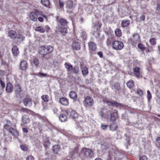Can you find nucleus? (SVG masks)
<instances>
[{
    "label": "nucleus",
    "instance_id": "obj_42",
    "mask_svg": "<svg viewBox=\"0 0 160 160\" xmlns=\"http://www.w3.org/2000/svg\"><path fill=\"white\" fill-rule=\"evenodd\" d=\"M36 75L37 76L41 78L46 77L48 75L47 73H44L41 72H39L38 74H37Z\"/></svg>",
    "mask_w": 160,
    "mask_h": 160
},
{
    "label": "nucleus",
    "instance_id": "obj_41",
    "mask_svg": "<svg viewBox=\"0 0 160 160\" xmlns=\"http://www.w3.org/2000/svg\"><path fill=\"white\" fill-rule=\"evenodd\" d=\"M116 35L117 37H120L122 35V32L121 30L117 28L115 31Z\"/></svg>",
    "mask_w": 160,
    "mask_h": 160
},
{
    "label": "nucleus",
    "instance_id": "obj_34",
    "mask_svg": "<svg viewBox=\"0 0 160 160\" xmlns=\"http://www.w3.org/2000/svg\"><path fill=\"white\" fill-rule=\"evenodd\" d=\"M133 70L136 76L138 77L140 76V68L139 67H136L133 69Z\"/></svg>",
    "mask_w": 160,
    "mask_h": 160
},
{
    "label": "nucleus",
    "instance_id": "obj_47",
    "mask_svg": "<svg viewBox=\"0 0 160 160\" xmlns=\"http://www.w3.org/2000/svg\"><path fill=\"white\" fill-rule=\"evenodd\" d=\"M149 42L152 45H154L156 44V41L155 38H152L149 40Z\"/></svg>",
    "mask_w": 160,
    "mask_h": 160
},
{
    "label": "nucleus",
    "instance_id": "obj_38",
    "mask_svg": "<svg viewBox=\"0 0 160 160\" xmlns=\"http://www.w3.org/2000/svg\"><path fill=\"white\" fill-rule=\"evenodd\" d=\"M132 37L133 39L136 42H140V37L137 33L134 34Z\"/></svg>",
    "mask_w": 160,
    "mask_h": 160
},
{
    "label": "nucleus",
    "instance_id": "obj_30",
    "mask_svg": "<svg viewBox=\"0 0 160 160\" xmlns=\"http://www.w3.org/2000/svg\"><path fill=\"white\" fill-rule=\"evenodd\" d=\"M59 119L61 122H65L67 121V117L64 114H61L59 116Z\"/></svg>",
    "mask_w": 160,
    "mask_h": 160
},
{
    "label": "nucleus",
    "instance_id": "obj_32",
    "mask_svg": "<svg viewBox=\"0 0 160 160\" xmlns=\"http://www.w3.org/2000/svg\"><path fill=\"white\" fill-rule=\"evenodd\" d=\"M81 69L82 75L83 76H85L88 74L89 72L87 68L86 67L82 68Z\"/></svg>",
    "mask_w": 160,
    "mask_h": 160
},
{
    "label": "nucleus",
    "instance_id": "obj_33",
    "mask_svg": "<svg viewBox=\"0 0 160 160\" xmlns=\"http://www.w3.org/2000/svg\"><path fill=\"white\" fill-rule=\"evenodd\" d=\"M41 3L45 7H48L50 5V2L49 0H41Z\"/></svg>",
    "mask_w": 160,
    "mask_h": 160
},
{
    "label": "nucleus",
    "instance_id": "obj_35",
    "mask_svg": "<svg viewBox=\"0 0 160 160\" xmlns=\"http://www.w3.org/2000/svg\"><path fill=\"white\" fill-rule=\"evenodd\" d=\"M59 22L61 25L64 26L67 25L68 23L66 20L62 18H61L59 20Z\"/></svg>",
    "mask_w": 160,
    "mask_h": 160
},
{
    "label": "nucleus",
    "instance_id": "obj_8",
    "mask_svg": "<svg viewBox=\"0 0 160 160\" xmlns=\"http://www.w3.org/2000/svg\"><path fill=\"white\" fill-rule=\"evenodd\" d=\"M56 30V32H59L63 35H65L67 33L66 28L63 27H62L59 26L58 28H57Z\"/></svg>",
    "mask_w": 160,
    "mask_h": 160
},
{
    "label": "nucleus",
    "instance_id": "obj_55",
    "mask_svg": "<svg viewBox=\"0 0 160 160\" xmlns=\"http://www.w3.org/2000/svg\"><path fill=\"white\" fill-rule=\"evenodd\" d=\"M21 149L24 151H27L28 150L27 147L25 145H22L20 146Z\"/></svg>",
    "mask_w": 160,
    "mask_h": 160
},
{
    "label": "nucleus",
    "instance_id": "obj_26",
    "mask_svg": "<svg viewBox=\"0 0 160 160\" xmlns=\"http://www.w3.org/2000/svg\"><path fill=\"white\" fill-rule=\"evenodd\" d=\"M24 105L26 106L28 104L31 105L32 103V100L30 98H25L23 100Z\"/></svg>",
    "mask_w": 160,
    "mask_h": 160
},
{
    "label": "nucleus",
    "instance_id": "obj_50",
    "mask_svg": "<svg viewBox=\"0 0 160 160\" xmlns=\"http://www.w3.org/2000/svg\"><path fill=\"white\" fill-rule=\"evenodd\" d=\"M42 57L43 58H45L47 60H48L50 58H51L52 57V55L51 54H46V55L42 56Z\"/></svg>",
    "mask_w": 160,
    "mask_h": 160
},
{
    "label": "nucleus",
    "instance_id": "obj_59",
    "mask_svg": "<svg viewBox=\"0 0 160 160\" xmlns=\"http://www.w3.org/2000/svg\"><path fill=\"white\" fill-rule=\"evenodd\" d=\"M103 110H104V109H101V111H100V116H101V117L102 118L103 116H104V112H103Z\"/></svg>",
    "mask_w": 160,
    "mask_h": 160
},
{
    "label": "nucleus",
    "instance_id": "obj_11",
    "mask_svg": "<svg viewBox=\"0 0 160 160\" xmlns=\"http://www.w3.org/2000/svg\"><path fill=\"white\" fill-rule=\"evenodd\" d=\"M66 8L67 9H73L75 8L74 4L72 0H68L67 1Z\"/></svg>",
    "mask_w": 160,
    "mask_h": 160
},
{
    "label": "nucleus",
    "instance_id": "obj_56",
    "mask_svg": "<svg viewBox=\"0 0 160 160\" xmlns=\"http://www.w3.org/2000/svg\"><path fill=\"white\" fill-rule=\"evenodd\" d=\"M50 142L49 141L48 139H46L45 141V143H44V145L46 146L47 147L50 144Z\"/></svg>",
    "mask_w": 160,
    "mask_h": 160
},
{
    "label": "nucleus",
    "instance_id": "obj_58",
    "mask_svg": "<svg viewBox=\"0 0 160 160\" xmlns=\"http://www.w3.org/2000/svg\"><path fill=\"white\" fill-rule=\"evenodd\" d=\"M147 94L148 99V100H149L152 98V95L150 92L148 90L147 91Z\"/></svg>",
    "mask_w": 160,
    "mask_h": 160
},
{
    "label": "nucleus",
    "instance_id": "obj_7",
    "mask_svg": "<svg viewBox=\"0 0 160 160\" xmlns=\"http://www.w3.org/2000/svg\"><path fill=\"white\" fill-rule=\"evenodd\" d=\"M85 105L86 106H91L94 104L93 98L90 97H87L84 99Z\"/></svg>",
    "mask_w": 160,
    "mask_h": 160
},
{
    "label": "nucleus",
    "instance_id": "obj_44",
    "mask_svg": "<svg viewBox=\"0 0 160 160\" xmlns=\"http://www.w3.org/2000/svg\"><path fill=\"white\" fill-rule=\"evenodd\" d=\"M21 111L22 112H26L28 113H30L31 112H32V111L30 110L29 109L24 108H21Z\"/></svg>",
    "mask_w": 160,
    "mask_h": 160
},
{
    "label": "nucleus",
    "instance_id": "obj_46",
    "mask_svg": "<svg viewBox=\"0 0 160 160\" xmlns=\"http://www.w3.org/2000/svg\"><path fill=\"white\" fill-rule=\"evenodd\" d=\"M127 86L128 88H131L134 85V82L132 80L129 81L127 83Z\"/></svg>",
    "mask_w": 160,
    "mask_h": 160
},
{
    "label": "nucleus",
    "instance_id": "obj_14",
    "mask_svg": "<svg viewBox=\"0 0 160 160\" xmlns=\"http://www.w3.org/2000/svg\"><path fill=\"white\" fill-rule=\"evenodd\" d=\"M28 65L27 62L25 60L21 61L20 64V68L22 70H26L27 68Z\"/></svg>",
    "mask_w": 160,
    "mask_h": 160
},
{
    "label": "nucleus",
    "instance_id": "obj_52",
    "mask_svg": "<svg viewBox=\"0 0 160 160\" xmlns=\"http://www.w3.org/2000/svg\"><path fill=\"white\" fill-rule=\"evenodd\" d=\"M137 93L140 96H142L143 95V92L141 89H138L137 91Z\"/></svg>",
    "mask_w": 160,
    "mask_h": 160
},
{
    "label": "nucleus",
    "instance_id": "obj_63",
    "mask_svg": "<svg viewBox=\"0 0 160 160\" xmlns=\"http://www.w3.org/2000/svg\"><path fill=\"white\" fill-rule=\"evenodd\" d=\"M26 160H34V158L32 156H29L26 158Z\"/></svg>",
    "mask_w": 160,
    "mask_h": 160
},
{
    "label": "nucleus",
    "instance_id": "obj_3",
    "mask_svg": "<svg viewBox=\"0 0 160 160\" xmlns=\"http://www.w3.org/2000/svg\"><path fill=\"white\" fill-rule=\"evenodd\" d=\"M123 47V44L121 41H115L112 43V48L115 50H121Z\"/></svg>",
    "mask_w": 160,
    "mask_h": 160
},
{
    "label": "nucleus",
    "instance_id": "obj_60",
    "mask_svg": "<svg viewBox=\"0 0 160 160\" xmlns=\"http://www.w3.org/2000/svg\"><path fill=\"white\" fill-rule=\"evenodd\" d=\"M139 160H148V159L146 156H142L141 157H140Z\"/></svg>",
    "mask_w": 160,
    "mask_h": 160
},
{
    "label": "nucleus",
    "instance_id": "obj_19",
    "mask_svg": "<svg viewBox=\"0 0 160 160\" xmlns=\"http://www.w3.org/2000/svg\"><path fill=\"white\" fill-rule=\"evenodd\" d=\"M64 65L68 72H70L71 71L72 68V65L69 62H66L64 63Z\"/></svg>",
    "mask_w": 160,
    "mask_h": 160
},
{
    "label": "nucleus",
    "instance_id": "obj_24",
    "mask_svg": "<svg viewBox=\"0 0 160 160\" xmlns=\"http://www.w3.org/2000/svg\"><path fill=\"white\" fill-rule=\"evenodd\" d=\"M79 147L78 146L76 147L74 149L70 152V155L72 157L74 156L76 154L78 153Z\"/></svg>",
    "mask_w": 160,
    "mask_h": 160
},
{
    "label": "nucleus",
    "instance_id": "obj_23",
    "mask_svg": "<svg viewBox=\"0 0 160 160\" xmlns=\"http://www.w3.org/2000/svg\"><path fill=\"white\" fill-rule=\"evenodd\" d=\"M130 21L128 20H123L121 23V26L123 28L127 27L130 24Z\"/></svg>",
    "mask_w": 160,
    "mask_h": 160
},
{
    "label": "nucleus",
    "instance_id": "obj_1",
    "mask_svg": "<svg viewBox=\"0 0 160 160\" xmlns=\"http://www.w3.org/2000/svg\"><path fill=\"white\" fill-rule=\"evenodd\" d=\"M93 155V152L91 149L85 148L82 149L81 155H80L82 156V158L86 159L92 158Z\"/></svg>",
    "mask_w": 160,
    "mask_h": 160
},
{
    "label": "nucleus",
    "instance_id": "obj_40",
    "mask_svg": "<svg viewBox=\"0 0 160 160\" xmlns=\"http://www.w3.org/2000/svg\"><path fill=\"white\" fill-rule=\"evenodd\" d=\"M41 98L44 102H47L49 101V97L48 95H43L42 96Z\"/></svg>",
    "mask_w": 160,
    "mask_h": 160
},
{
    "label": "nucleus",
    "instance_id": "obj_48",
    "mask_svg": "<svg viewBox=\"0 0 160 160\" xmlns=\"http://www.w3.org/2000/svg\"><path fill=\"white\" fill-rule=\"evenodd\" d=\"M155 12L156 14L160 15V5L157 4L155 9Z\"/></svg>",
    "mask_w": 160,
    "mask_h": 160
},
{
    "label": "nucleus",
    "instance_id": "obj_28",
    "mask_svg": "<svg viewBox=\"0 0 160 160\" xmlns=\"http://www.w3.org/2000/svg\"><path fill=\"white\" fill-rule=\"evenodd\" d=\"M79 68L78 67L76 66L73 67L72 66V71L70 72L77 74L79 73Z\"/></svg>",
    "mask_w": 160,
    "mask_h": 160
},
{
    "label": "nucleus",
    "instance_id": "obj_20",
    "mask_svg": "<svg viewBox=\"0 0 160 160\" xmlns=\"http://www.w3.org/2000/svg\"><path fill=\"white\" fill-rule=\"evenodd\" d=\"M22 121L23 124H26L30 122V119L28 116L24 115L22 116Z\"/></svg>",
    "mask_w": 160,
    "mask_h": 160
},
{
    "label": "nucleus",
    "instance_id": "obj_53",
    "mask_svg": "<svg viewBox=\"0 0 160 160\" xmlns=\"http://www.w3.org/2000/svg\"><path fill=\"white\" fill-rule=\"evenodd\" d=\"M64 3L62 0H59V6L61 8H63Z\"/></svg>",
    "mask_w": 160,
    "mask_h": 160
},
{
    "label": "nucleus",
    "instance_id": "obj_17",
    "mask_svg": "<svg viewBox=\"0 0 160 160\" xmlns=\"http://www.w3.org/2000/svg\"><path fill=\"white\" fill-rule=\"evenodd\" d=\"M12 53L15 56H17L19 53L18 49L16 46L14 45L12 48Z\"/></svg>",
    "mask_w": 160,
    "mask_h": 160
},
{
    "label": "nucleus",
    "instance_id": "obj_13",
    "mask_svg": "<svg viewBox=\"0 0 160 160\" xmlns=\"http://www.w3.org/2000/svg\"><path fill=\"white\" fill-rule=\"evenodd\" d=\"M13 90V87L10 83H8L6 85V91L8 93H11Z\"/></svg>",
    "mask_w": 160,
    "mask_h": 160
},
{
    "label": "nucleus",
    "instance_id": "obj_43",
    "mask_svg": "<svg viewBox=\"0 0 160 160\" xmlns=\"http://www.w3.org/2000/svg\"><path fill=\"white\" fill-rule=\"evenodd\" d=\"M6 120L7 123L4 125L3 127L5 129H7L8 127L10 126L11 123L9 120Z\"/></svg>",
    "mask_w": 160,
    "mask_h": 160
},
{
    "label": "nucleus",
    "instance_id": "obj_16",
    "mask_svg": "<svg viewBox=\"0 0 160 160\" xmlns=\"http://www.w3.org/2000/svg\"><path fill=\"white\" fill-rule=\"evenodd\" d=\"M16 32L13 30H11L8 32V36L11 39H14L17 37Z\"/></svg>",
    "mask_w": 160,
    "mask_h": 160
},
{
    "label": "nucleus",
    "instance_id": "obj_12",
    "mask_svg": "<svg viewBox=\"0 0 160 160\" xmlns=\"http://www.w3.org/2000/svg\"><path fill=\"white\" fill-rule=\"evenodd\" d=\"M29 16L30 20H31L34 22L37 21L38 17L36 13L34 12L30 13Z\"/></svg>",
    "mask_w": 160,
    "mask_h": 160
},
{
    "label": "nucleus",
    "instance_id": "obj_61",
    "mask_svg": "<svg viewBox=\"0 0 160 160\" xmlns=\"http://www.w3.org/2000/svg\"><path fill=\"white\" fill-rule=\"evenodd\" d=\"M97 54L100 58H102L103 57V53L101 51H100L98 52Z\"/></svg>",
    "mask_w": 160,
    "mask_h": 160
},
{
    "label": "nucleus",
    "instance_id": "obj_10",
    "mask_svg": "<svg viewBox=\"0 0 160 160\" xmlns=\"http://www.w3.org/2000/svg\"><path fill=\"white\" fill-rule=\"evenodd\" d=\"M9 132L14 137H18L19 136V132L15 129L10 127L9 128Z\"/></svg>",
    "mask_w": 160,
    "mask_h": 160
},
{
    "label": "nucleus",
    "instance_id": "obj_62",
    "mask_svg": "<svg viewBox=\"0 0 160 160\" xmlns=\"http://www.w3.org/2000/svg\"><path fill=\"white\" fill-rule=\"evenodd\" d=\"M0 83L2 88H4L5 87V84L1 79L0 80Z\"/></svg>",
    "mask_w": 160,
    "mask_h": 160
},
{
    "label": "nucleus",
    "instance_id": "obj_49",
    "mask_svg": "<svg viewBox=\"0 0 160 160\" xmlns=\"http://www.w3.org/2000/svg\"><path fill=\"white\" fill-rule=\"evenodd\" d=\"M138 47L142 51H144L146 49V48L144 47V45L141 43L138 44Z\"/></svg>",
    "mask_w": 160,
    "mask_h": 160
},
{
    "label": "nucleus",
    "instance_id": "obj_22",
    "mask_svg": "<svg viewBox=\"0 0 160 160\" xmlns=\"http://www.w3.org/2000/svg\"><path fill=\"white\" fill-rule=\"evenodd\" d=\"M108 155L110 157L113 156L115 158L117 156V154H118V152L117 151L112 150L111 151H109L108 152Z\"/></svg>",
    "mask_w": 160,
    "mask_h": 160
},
{
    "label": "nucleus",
    "instance_id": "obj_27",
    "mask_svg": "<svg viewBox=\"0 0 160 160\" xmlns=\"http://www.w3.org/2000/svg\"><path fill=\"white\" fill-rule=\"evenodd\" d=\"M69 96L71 98L75 100L77 97V94L75 92L71 91L69 93Z\"/></svg>",
    "mask_w": 160,
    "mask_h": 160
},
{
    "label": "nucleus",
    "instance_id": "obj_29",
    "mask_svg": "<svg viewBox=\"0 0 160 160\" xmlns=\"http://www.w3.org/2000/svg\"><path fill=\"white\" fill-rule=\"evenodd\" d=\"M118 126L116 123L113 122L110 126V129L112 131H114L117 130Z\"/></svg>",
    "mask_w": 160,
    "mask_h": 160
},
{
    "label": "nucleus",
    "instance_id": "obj_18",
    "mask_svg": "<svg viewBox=\"0 0 160 160\" xmlns=\"http://www.w3.org/2000/svg\"><path fill=\"white\" fill-rule=\"evenodd\" d=\"M59 102L65 106H67L69 104L68 100L65 98H60L59 100Z\"/></svg>",
    "mask_w": 160,
    "mask_h": 160
},
{
    "label": "nucleus",
    "instance_id": "obj_9",
    "mask_svg": "<svg viewBox=\"0 0 160 160\" xmlns=\"http://www.w3.org/2000/svg\"><path fill=\"white\" fill-rule=\"evenodd\" d=\"M88 46L89 51L91 52L94 51L97 48L96 43L93 42H90L88 43Z\"/></svg>",
    "mask_w": 160,
    "mask_h": 160
},
{
    "label": "nucleus",
    "instance_id": "obj_45",
    "mask_svg": "<svg viewBox=\"0 0 160 160\" xmlns=\"http://www.w3.org/2000/svg\"><path fill=\"white\" fill-rule=\"evenodd\" d=\"M156 141V145L157 147L160 149V137L157 138Z\"/></svg>",
    "mask_w": 160,
    "mask_h": 160
},
{
    "label": "nucleus",
    "instance_id": "obj_54",
    "mask_svg": "<svg viewBox=\"0 0 160 160\" xmlns=\"http://www.w3.org/2000/svg\"><path fill=\"white\" fill-rule=\"evenodd\" d=\"M108 125H105L103 124H102L101 127L102 129L105 130L108 128Z\"/></svg>",
    "mask_w": 160,
    "mask_h": 160
},
{
    "label": "nucleus",
    "instance_id": "obj_39",
    "mask_svg": "<svg viewBox=\"0 0 160 160\" xmlns=\"http://www.w3.org/2000/svg\"><path fill=\"white\" fill-rule=\"evenodd\" d=\"M80 36L83 40H85L87 38V34L85 32L82 31L81 33Z\"/></svg>",
    "mask_w": 160,
    "mask_h": 160
},
{
    "label": "nucleus",
    "instance_id": "obj_57",
    "mask_svg": "<svg viewBox=\"0 0 160 160\" xmlns=\"http://www.w3.org/2000/svg\"><path fill=\"white\" fill-rule=\"evenodd\" d=\"M17 39H19L20 41H22L24 40V37L21 35H19L17 36Z\"/></svg>",
    "mask_w": 160,
    "mask_h": 160
},
{
    "label": "nucleus",
    "instance_id": "obj_6",
    "mask_svg": "<svg viewBox=\"0 0 160 160\" xmlns=\"http://www.w3.org/2000/svg\"><path fill=\"white\" fill-rule=\"evenodd\" d=\"M66 112L69 116L72 117V118L75 119L78 118V114L75 111L71 109H69L66 110Z\"/></svg>",
    "mask_w": 160,
    "mask_h": 160
},
{
    "label": "nucleus",
    "instance_id": "obj_21",
    "mask_svg": "<svg viewBox=\"0 0 160 160\" xmlns=\"http://www.w3.org/2000/svg\"><path fill=\"white\" fill-rule=\"evenodd\" d=\"M72 48L73 50H77L80 49L81 47L80 44L77 42H74L72 45Z\"/></svg>",
    "mask_w": 160,
    "mask_h": 160
},
{
    "label": "nucleus",
    "instance_id": "obj_36",
    "mask_svg": "<svg viewBox=\"0 0 160 160\" xmlns=\"http://www.w3.org/2000/svg\"><path fill=\"white\" fill-rule=\"evenodd\" d=\"M35 31L41 33H44L45 31V30L43 27L40 26L36 27Z\"/></svg>",
    "mask_w": 160,
    "mask_h": 160
},
{
    "label": "nucleus",
    "instance_id": "obj_5",
    "mask_svg": "<svg viewBox=\"0 0 160 160\" xmlns=\"http://www.w3.org/2000/svg\"><path fill=\"white\" fill-rule=\"evenodd\" d=\"M108 104L109 106L110 109H112L113 107H118L119 106H122V104L119 103L117 102H115L114 101H108L106 100L105 102Z\"/></svg>",
    "mask_w": 160,
    "mask_h": 160
},
{
    "label": "nucleus",
    "instance_id": "obj_64",
    "mask_svg": "<svg viewBox=\"0 0 160 160\" xmlns=\"http://www.w3.org/2000/svg\"><path fill=\"white\" fill-rule=\"evenodd\" d=\"M72 9H67L66 10V12L67 13H68L69 14H70L71 13H72L73 10Z\"/></svg>",
    "mask_w": 160,
    "mask_h": 160
},
{
    "label": "nucleus",
    "instance_id": "obj_37",
    "mask_svg": "<svg viewBox=\"0 0 160 160\" xmlns=\"http://www.w3.org/2000/svg\"><path fill=\"white\" fill-rule=\"evenodd\" d=\"M32 62L36 68L39 66L40 63L39 60L38 58H34L33 59Z\"/></svg>",
    "mask_w": 160,
    "mask_h": 160
},
{
    "label": "nucleus",
    "instance_id": "obj_25",
    "mask_svg": "<svg viewBox=\"0 0 160 160\" xmlns=\"http://www.w3.org/2000/svg\"><path fill=\"white\" fill-rule=\"evenodd\" d=\"M47 54H50L53 50V47L50 45H44Z\"/></svg>",
    "mask_w": 160,
    "mask_h": 160
},
{
    "label": "nucleus",
    "instance_id": "obj_15",
    "mask_svg": "<svg viewBox=\"0 0 160 160\" xmlns=\"http://www.w3.org/2000/svg\"><path fill=\"white\" fill-rule=\"evenodd\" d=\"M38 53L42 55V56L44 55L45 56L46 54H47L44 46H42L40 47Z\"/></svg>",
    "mask_w": 160,
    "mask_h": 160
},
{
    "label": "nucleus",
    "instance_id": "obj_31",
    "mask_svg": "<svg viewBox=\"0 0 160 160\" xmlns=\"http://www.w3.org/2000/svg\"><path fill=\"white\" fill-rule=\"evenodd\" d=\"M61 149L60 146L56 144L53 146L52 148V150L55 153H57Z\"/></svg>",
    "mask_w": 160,
    "mask_h": 160
},
{
    "label": "nucleus",
    "instance_id": "obj_4",
    "mask_svg": "<svg viewBox=\"0 0 160 160\" xmlns=\"http://www.w3.org/2000/svg\"><path fill=\"white\" fill-rule=\"evenodd\" d=\"M107 112L108 114L110 113V121L114 122L118 118V114L117 110H115L114 112H112L110 109L108 110Z\"/></svg>",
    "mask_w": 160,
    "mask_h": 160
},
{
    "label": "nucleus",
    "instance_id": "obj_2",
    "mask_svg": "<svg viewBox=\"0 0 160 160\" xmlns=\"http://www.w3.org/2000/svg\"><path fill=\"white\" fill-rule=\"evenodd\" d=\"M14 91L16 97L18 98H22L21 94L22 92V90L20 84L18 83H16L14 84Z\"/></svg>",
    "mask_w": 160,
    "mask_h": 160
},
{
    "label": "nucleus",
    "instance_id": "obj_51",
    "mask_svg": "<svg viewBox=\"0 0 160 160\" xmlns=\"http://www.w3.org/2000/svg\"><path fill=\"white\" fill-rule=\"evenodd\" d=\"M114 89L116 91L119 90L120 88V85L118 83H115L114 85Z\"/></svg>",
    "mask_w": 160,
    "mask_h": 160
}]
</instances>
